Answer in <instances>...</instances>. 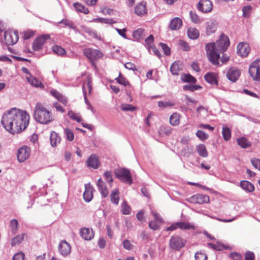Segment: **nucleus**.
<instances>
[{
    "instance_id": "f257e3e1",
    "label": "nucleus",
    "mask_w": 260,
    "mask_h": 260,
    "mask_svg": "<svg viewBox=\"0 0 260 260\" xmlns=\"http://www.w3.org/2000/svg\"><path fill=\"white\" fill-rule=\"evenodd\" d=\"M29 121V115L25 111L13 108L3 114L1 123L6 131L14 135L24 131Z\"/></svg>"
},
{
    "instance_id": "f03ea898",
    "label": "nucleus",
    "mask_w": 260,
    "mask_h": 260,
    "mask_svg": "<svg viewBox=\"0 0 260 260\" xmlns=\"http://www.w3.org/2000/svg\"><path fill=\"white\" fill-rule=\"evenodd\" d=\"M230 45L228 37L224 35H221L216 43H208L205 49L209 60L214 64L219 63L220 53L224 52Z\"/></svg>"
},
{
    "instance_id": "7ed1b4c3",
    "label": "nucleus",
    "mask_w": 260,
    "mask_h": 260,
    "mask_svg": "<svg viewBox=\"0 0 260 260\" xmlns=\"http://www.w3.org/2000/svg\"><path fill=\"white\" fill-rule=\"evenodd\" d=\"M35 119L38 122L46 124L54 120L50 111L40 103H37L34 113Z\"/></svg>"
},
{
    "instance_id": "20e7f679",
    "label": "nucleus",
    "mask_w": 260,
    "mask_h": 260,
    "mask_svg": "<svg viewBox=\"0 0 260 260\" xmlns=\"http://www.w3.org/2000/svg\"><path fill=\"white\" fill-rule=\"evenodd\" d=\"M114 173L116 177L121 181L129 184L133 183L132 175L129 170L125 168H119L115 170Z\"/></svg>"
},
{
    "instance_id": "39448f33",
    "label": "nucleus",
    "mask_w": 260,
    "mask_h": 260,
    "mask_svg": "<svg viewBox=\"0 0 260 260\" xmlns=\"http://www.w3.org/2000/svg\"><path fill=\"white\" fill-rule=\"evenodd\" d=\"M249 74L252 79L260 82V58L252 62L249 67Z\"/></svg>"
},
{
    "instance_id": "423d86ee",
    "label": "nucleus",
    "mask_w": 260,
    "mask_h": 260,
    "mask_svg": "<svg viewBox=\"0 0 260 260\" xmlns=\"http://www.w3.org/2000/svg\"><path fill=\"white\" fill-rule=\"evenodd\" d=\"M186 241L178 235L172 236L169 241V247L174 250L179 251L185 245Z\"/></svg>"
},
{
    "instance_id": "0eeeda50",
    "label": "nucleus",
    "mask_w": 260,
    "mask_h": 260,
    "mask_svg": "<svg viewBox=\"0 0 260 260\" xmlns=\"http://www.w3.org/2000/svg\"><path fill=\"white\" fill-rule=\"evenodd\" d=\"M83 53L91 62L100 59L103 56V54L100 50L90 48L84 49Z\"/></svg>"
},
{
    "instance_id": "6e6552de",
    "label": "nucleus",
    "mask_w": 260,
    "mask_h": 260,
    "mask_svg": "<svg viewBox=\"0 0 260 260\" xmlns=\"http://www.w3.org/2000/svg\"><path fill=\"white\" fill-rule=\"evenodd\" d=\"M31 149L27 146H23L17 150V157L19 162H23L27 160L30 154Z\"/></svg>"
},
{
    "instance_id": "1a4fd4ad",
    "label": "nucleus",
    "mask_w": 260,
    "mask_h": 260,
    "mask_svg": "<svg viewBox=\"0 0 260 260\" xmlns=\"http://www.w3.org/2000/svg\"><path fill=\"white\" fill-rule=\"evenodd\" d=\"M186 200L190 203L202 204L209 203L210 198L206 194H196L186 199Z\"/></svg>"
},
{
    "instance_id": "9d476101",
    "label": "nucleus",
    "mask_w": 260,
    "mask_h": 260,
    "mask_svg": "<svg viewBox=\"0 0 260 260\" xmlns=\"http://www.w3.org/2000/svg\"><path fill=\"white\" fill-rule=\"evenodd\" d=\"M18 34L16 31L7 30L4 34L5 42L8 45H13L17 43L18 40Z\"/></svg>"
},
{
    "instance_id": "9b49d317",
    "label": "nucleus",
    "mask_w": 260,
    "mask_h": 260,
    "mask_svg": "<svg viewBox=\"0 0 260 260\" xmlns=\"http://www.w3.org/2000/svg\"><path fill=\"white\" fill-rule=\"evenodd\" d=\"M199 10L204 13L210 12L213 9V5L210 0H201L198 5Z\"/></svg>"
},
{
    "instance_id": "f8f14e48",
    "label": "nucleus",
    "mask_w": 260,
    "mask_h": 260,
    "mask_svg": "<svg viewBox=\"0 0 260 260\" xmlns=\"http://www.w3.org/2000/svg\"><path fill=\"white\" fill-rule=\"evenodd\" d=\"M49 37V36L47 35L40 36L36 39L32 44L34 50L35 51L40 50L45 43L46 40L48 39Z\"/></svg>"
},
{
    "instance_id": "ddd939ff",
    "label": "nucleus",
    "mask_w": 260,
    "mask_h": 260,
    "mask_svg": "<svg viewBox=\"0 0 260 260\" xmlns=\"http://www.w3.org/2000/svg\"><path fill=\"white\" fill-rule=\"evenodd\" d=\"M58 250L62 256H66L71 253V247L67 241H62L59 244Z\"/></svg>"
},
{
    "instance_id": "4468645a",
    "label": "nucleus",
    "mask_w": 260,
    "mask_h": 260,
    "mask_svg": "<svg viewBox=\"0 0 260 260\" xmlns=\"http://www.w3.org/2000/svg\"><path fill=\"white\" fill-rule=\"evenodd\" d=\"M241 74L240 71L239 69L231 68L226 73V77L229 80L232 82H235Z\"/></svg>"
},
{
    "instance_id": "2eb2a0df",
    "label": "nucleus",
    "mask_w": 260,
    "mask_h": 260,
    "mask_svg": "<svg viewBox=\"0 0 260 260\" xmlns=\"http://www.w3.org/2000/svg\"><path fill=\"white\" fill-rule=\"evenodd\" d=\"M250 51L248 45L246 43H240L237 46V53L241 56H246Z\"/></svg>"
},
{
    "instance_id": "dca6fc26",
    "label": "nucleus",
    "mask_w": 260,
    "mask_h": 260,
    "mask_svg": "<svg viewBox=\"0 0 260 260\" xmlns=\"http://www.w3.org/2000/svg\"><path fill=\"white\" fill-rule=\"evenodd\" d=\"M86 164L88 167L94 169L98 168L100 165L98 157L95 154H91L89 156L86 161Z\"/></svg>"
},
{
    "instance_id": "f3484780",
    "label": "nucleus",
    "mask_w": 260,
    "mask_h": 260,
    "mask_svg": "<svg viewBox=\"0 0 260 260\" xmlns=\"http://www.w3.org/2000/svg\"><path fill=\"white\" fill-rule=\"evenodd\" d=\"M93 188L90 184H85V191L83 193V198L86 202H89L92 200L93 198Z\"/></svg>"
},
{
    "instance_id": "a211bd4d",
    "label": "nucleus",
    "mask_w": 260,
    "mask_h": 260,
    "mask_svg": "<svg viewBox=\"0 0 260 260\" xmlns=\"http://www.w3.org/2000/svg\"><path fill=\"white\" fill-rule=\"evenodd\" d=\"M96 185L99 190L100 191L103 197H106L108 195V190L107 188L106 183L100 178L97 182Z\"/></svg>"
},
{
    "instance_id": "6ab92c4d",
    "label": "nucleus",
    "mask_w": 260,
    "mask_h": 260,
    "mask_svg": "<svg viewBox=\"0 0 260 260\" xmlns=\"http://www.w3.org/2000/svg\"><path fill=\"white\" fill-rule=\"evenodd\" d=\"M27 238V235L25 233L18 235L13 238L11 241V245L12 247L21 243L25 239Z\"/></svg>"
},
{
    "instance_id": "aec40b11",
    "label": "nucleus",
    "mask_w": 260,
    "mask_h": 260,
    "mask_svg": "<svg viewBox=\"0 0 260 260\" xmlns=\"http://www.w3.org/2000/svg\"><path fill=\"white\" fill-rule=\"evenodd\" d=\"M217 75L215 73L208 72L205 76L204 78L206 81L212 85H217Z\"/></svg>"
},
{
    "instance_id": "412c9836",
    "label": "nucleus",
    "mask_w": 260,
    "mask_h": 260,
    "mask_svg": "<svg viewBox=\"0 0 260 260\" xmlns=\"http://www.w3.org/2000/svg\"><path fill=\"white\" fill-rule=\"evenodd\" d=\"M81 236L86 240H91L94 236L93 232L89 228H82L80 232Z\"/></svg>"
},
{
    "instance_id": "4be33fe9",
    "label": "nucleus",
    "mask_w": 260,
    "mask_h": 260,
    "mask_svg": "<svg viewBox=\"0 0 260 260\" xmlns=\"http://www.w3.org/2000/svg\"><path fill=\"white\" fill-rule=\"evenodd\" d=\"M182 21L179 17L174 18L170 22V27L172 30H178L182 26Z\"/></svg>"
},
{
    "instance_id": "5701e85b",
    "label": "nucleus",
    "mask_w": 260,
    "mask_h": 260,
    "mask_svg": "<svg viewBox=\"0 0 260 260\" xmlns=\"http://www.w3.org/2000/svg\"><path fill=\"white\" fill-rule=\"evenodd\" d=\"M50 140L52 147H56L60 142V137L58 134L53 131L51 133Z\"/></svg>"
},
{
    "instance_id": "b1692460",
    "label": "nucleus",
    "mask_w": 260,
    "mask_h": 260,
    "mask_svg": "<svg viewBox=\"0 0 260 260\" xmlns=\"http://www.w3.org/2000/svg\"><path fill=\"white\" fill-rule=\"evenodd\" d=\"M135 11L136 14L139 16H142L146 14L147 10L145 4L142 3H139L136 6Z\"/></svg>"
},
{
    "instance_id": "393cba45",
    "label": "nucleus",
    "mask_w": 260,
    "mask_h": 260,
    "mask_svg": "<svg viewBox=\"0 0 260 260\" xmlns=\"http://www.w3.org/2000/svg\"><path fill=\"white\" fill-rule=\"evenodd\" d=\"M27 81L33 86L36 87H43V84L37 78L32 77L31 75L26 77Z\"/></svg>"
},
{
    "instance_id": "a878e982",
    "label": "nucleus",
    "mask_w": 260,
    "mask_h": 260,
    "mask_svg": "<svg viewBox=\"0 0 260 260\" xmlns=\"http://www.w3.org/2000/svg\"><path fill=\"white\" fill-rule=\"evenodd\" d=\"M133 36L137 41L143 40L145 36V30L141 28H138L134 31Z\"/></svg>"
},
{
    "instance_id": "bb28decb",
    "label": "nucleus",
    "mask_w": 260,
    "mask_h": 260,
    "mask_svg": "<svg viewBox=\"0 0 260 260\" xmlns=\"http://www.w3.org/2000/svg\"><path fill=\"white\" fill-rule=\"evenodd\" d=\"M50 93L52 96L55 98L58 101H60L63 104L66 105L67 103V100L66 98L61 94L59 92L55 90H51Z\"/></svg>"
},
{
    "instance_id": "cd10ccee",
    "label": "nucleus",
    "mask_w": 260,
    "mask_h": 260,
    "mask_svg": "<svg viewBox=\"0 0 260 260\" xmlns=\"http://www.w3.org/2000/svg\"><path fill=\"white\" fill-rule=\"evenodd\" d=\"M240 186L243 189L249 192H252L254 190V187L253 184L248 181H241L240 182Z\"/></svg>"
},
{
    "instance_id": "c85d7f7f",
    "label": "nucleus",
    "mask_w": 260,
    "mask_h": 260,
    "mask_svg": "<svg viewBox=\"0 0 260 260\" xmlns=\"http://www.w3.org/2000/svg\"><path fill=\"white\" fill-rule=\"evenodd\" d=\"M119 190L115 188L112 190L110 194V199L111 202L115 205H118L119 201Z\"/></svg>"
},
{
    "instance_id": "c756f323",
    "label": "nucleus",
    "mask_w": 260,
    "mask_h": 260,
    "mask_svg": "<svg viewBox=\"0 0 260 260\" xmlns=\"http://www.w3.org/2000/svg\"><path fill=\"white\" fill-rule=\"evenodd\" d=\"M179 229L182 230H195V226L191 223L185 222H178Z\"/></svg>"
},
{
    "instance_id": "7c9ffc66",
    "label": "nucleus",
    "mask_w": 260,
    "mask_h": 260,
    "mask_svg": "<svg viewBox=\"0 0 260 260\" xmlns=\"http://www.w3.org/2000/svg\"><path fill=\"white\" fill-rule=\"evenodd\" d=\"M187 35L191 39H196L199 36V31L196 28L190 27L187 30Z\"/></svg>"
},
{
    "instance_id": "2f4dec72",
    "label": "nucleus",
    "mask_w": 260,
    "mask_h": 260,
    "mask_svg": "<svg viewBox=\"0 0 260 260\" xmlns=\"http://www.w3.org/2000/svg\"><path fill=\"white\" fill-rule=\"evenodd\" d=\"M170 123L172 125L176 126L180 123V115L177 113H174L170 117Z\"/></svg>"
},
{
    "instance_id": "473e14b6",
    "label": "nucleus",
    "mask_w": 260,
    "mask_h": 260,
    "mask_svg": "<svg viewBox=\"0 0 260 260\" xmlns=\"http://www.w3.org/2000/svg\"><path fill=\"white\" fill-rule=\"evenodd\" d=\"M238 144L243 148H246L251 145L250 142L245 137H241L237 140Z\"/></svg>"
},
{
    "instance_id": "72a5a7b5",
    "label": "nucleus",
    "mask_w": 260,
    "mask_h": 260,
    "mask_svg": "<svg viewBox=\"0 0 260 260\" xmlns=\"http://www.w3.org/2000/svg\"><path fill=\"white\" fill-rule=\"evenodd\" d=\"M121 211L124 215H129L131 213V208L125 201L121 203Z\"/></svg>"
},
{
    "instance_id": "f704fd0d",
    "label": "nucleus",
    "mask_w": 260,
    "mask_h": 260,
    "mask_svg": "<svg viewBox=\"0 0 260 260\" xmlns=\"http://www.w3.org/2000/svg\"><path fill=\"white\" fill-rule=\"evenodd\" d=\"M180 63L179 61H175L171 66L170 71L174 75H178L180 70Z\"/></svg>"
},
{
    "instance_id": "c9c22d12",
    "label": "nucleus",
    "mask_w": 260,
    "mask_h": 260,
    "mask_svg": "<svg viewBox=\"0 0 260 260\" xmlns=\"http://www.w3.org/2000/svg\"><path fill=\"white\" fill-rule=\"evenodd\" d=\"M197 151L198 154L203 157H206L208 156V152L204 144H200L197 147Z\"/></svg>"
},
{
    "instance_id": "e433bc0d",
    "label": "nucleus",
    "mask_w": 260,
    "mask_h": 260,
    "mask_svg": "<svg viewBox=\"0 0 260 260\" xmlns=\"http://www.w3.org/2000/svg\"><path fill=\"white\" fill-rule=\"evenodd\" d=\"M158 132L160 136L169 135L172 132V128L169 126L162 125L159 127Z\"/></svg>"
},
{
    "instance_id": "4c0bfd02",
    "label": "nucleus",
    "mask_w": 260,
    "mask_h": 260,
    "mask_svg": "<svg viewBox=\"0 0 260 260\" xmlns=\"http://www.w3.org/2000/svg\"><path fill=\"white\" fill-rule=\"evenodd\" d=\"M216 30V24L214 22H209L206 26V32L208 35L214 33Z\"/></svg>"
},
{
    "instance_id": "58836bf2",
    "label": "nucleus",
    "mask_w": 260,
    "mask_h": 260,
    "mask_svg": "<svg viewBox=\"0 0 260 260\" xmlns=\"http://www.w3.org/2000/svg\"><path fill=\"white\" fill-rule=\"evenodd\" d=\"M181 80L183 82L195 83L197 82L196 79L190 74L182 75L181 76Z\"/></svg>"
},
{
    "instance_id": "ea45409f",
    "label": "nucleus",
    "mask_w": 260,
    "mask_h": 260,
    "mask_svg": "<svg viewBox=\"0 0 260 260\" xmlns=\"http://www.w3.org/2000/svg\"><path fill=\"white\" fill-rule=\"evenodd\" d=\"M222 134L224 140L228 141L231 137V131L229 128L223 126L222 127Z\"/></svg>"
},
{
    "instance_id": "a19ab883",
    "label": "nucleus",
    "mask_w": 260,
    "mask_h": 260,
    "mask_svg": "<svg viewBox=\"0 0 260 260\" xmlns=\"http://www.w3.org/2000/svg\"><path fill=\"white\" fill-rule=\"evenodd\" d=\"M74 7L78 12H82L85 14H87L89 13L88 9L79 3L74 4Z\"/></svg>"
},
{
    "instance_id": "79ce46f5",
    "label": "nucleus",
    "mask_w": 260,
    "mask_h": 260,
    "mask_svg": "<svg viewBox=\"0 0 260 260\" xmlns=\"http://www.w3.org/2000/svg\"><path fill=\"white\" fill-rule=\"evenodd\" d=\"M92 22H99L101 23H105L108 24H112L115 23L112 19H107L104 18H97L92 19Z\"/></svg>"
},
{
    "instance_id": "37998d69",
    "label": "nucleus",
    "mask_w": 260,
    "mask_h": 260,
    "mask_svg": "<svg viewBox=\"0 0 260 260\" xmlns=\"http://www.w3.org/2000/svg\"><path fill=\"white\" fill-rule=\"evenodd\" d=\"M136 107L131 104H122L120 105V109L123 111H134L136 109Z\"/></svg>"
},
{
    "instance_id": "c03bdc74",
    "label": "nucleus",
    "mask_w": 260,
    "mask_h": 260,
    "mask_svg": "<svg viewBox=\"0 0 260 260\" xmlns=\"http://www.w3.org/2000/svg\"><path fill=\"white\" fill-rule=\"evenodd\" d=\"M10 226L11 232L13 234H15L18 231V222L15 219H12L10 222Z\"/></svg>"
},
{
    "instance_id": "a18cd8bd",
    "label": "nucleus",
    "mask_w": 260,
    "mask_h": 260,
    "mask_svg": "<svg viewBox=\"0 0 260 260\" xmlns=\"http://www.w3.org/2000/svg\"><path fill=\"white\" fill-rule=\"evenodd\" d=\"M53 51L56 54L59 55H62L65 54L66 51L65 50L58 45H54L52 47Z\"/></svg>"
},
{
    "instance_id": "49530a36",
    "label": "nucleus",
    "mask_w": 260,
    "mask_h": 260,
    "mask_svg": "<svg viewBox=\"0 0 260 260\" xmlns=\"http://www.w3.org/2000/svg\"><path fill=\"white\" fill-rule=\"evenodd\" d=\"M189 16L191 20L194 23H199L201 22V19L195 12L192 11H190Z\"/></svg>"
},
{
    "instance_id": "de8ad7c7",
    "label": "nucleus",
    "mask_w": 260,
    "mask_h": 260,
    "mask_svg": "<svg viewBox=\"0 0 260 260\" xmlns=\"http://www.w3.org/2000/svg\"><path fill=\"white\" fill-rule=\"evenodd\" d=\"M59 23H61L64 24L65 26H68L70 27L71 29H75L76 26L74 25V23L69 20L68 19H62L60 22H58Z\"/></svg>"
},
{
    "instance_id": "09e8293b",
    "label": "nucleus",
    "mask_w": 260,
    "mask_h": 260,
    "mask_svg": "<svg viewBox=\"0 0 260 260\" xmlns=\"http://www.w3.org/2000/svg\"><path fill=\"white\" fill-rule=\"evenodd\" d=\"M196 136L201 141H205L208 138V135L205 132L201 130H198L196 133Z\"/></svg>"
},
{
    "instance_id": "8fccbe9b",
    "label": "nucleus",
    "mask_w": 260,
    "mask_h": 260,
    "mask_svg": "<svg viewBox=\"0 0 260 260\" xmlns=\"http://www.w3.org/2000/svg\"><path fill=\"white\" fill-rule=\"evenodd\" d=\"M201 88V87L197 85H185L183 87V89L184 90H189L191 91H194Z\"/></svg>"
},
{
    "instance_id": "3c124183",
    "label": "nucleus",
    "mask_w": 260,
    "mask_h": 260,
    "mask_svg": "<svg viewBox=\"0 0 260 260\" xmlns=\"http://www.w3.org/2000/svg\"><path fill=\"white\" fill-rule=\"evenodd\" d=\"M153 40L154 38L152 35H150L148 37H147L145 39V44L147 46L148 49L149 51H150V48L154 46L153 45Z\"/></svg>"
},
{
    "instance_id": "603ef678",
    "label": "nucleus",
    "mask_w": 260,
    "mask_h": 260,
    "mask_svg": "<svg viewBox=\"0 0 260 260\" xmlns=\"http://www.w3.org/2000/svg\"><path fill=\"white\" fill-rule=\"evenodd\" d=\"M175 105V103L173 102H162L159 101L158 102V106L161 108H165L168 107H172Z\"/></svg>"
},
{
    "instance_id": "864d4df0",
    "label": "nucleus",
    "mask_w": 260,
    "mask_h": 260,
    "mask_svg": "<svg viewBox=\"0 0 260 260\" xmlns=\"http://www.w3.org/2000/svg\"><path fill=\"white\" fill-rule=\"evenodd\" d=\"M68 116L72 119L77 121L79 122L81 121V117L79 116L76 113H74L72 111H69L68 112Z\"/></svg>"
},
{
    "instance_id": "5fc2aeb1",
    "label": "nucleus",
    "mask_w": 260,
    "mask_h": 260,
    "mask_svg": "<svg viewBox=\"0 0 260 260\" xmlns=\"http://www.w3.org/2000/svg\"><path fill=\"white\" fill-rule=\"evenodd\" d=\"M115 79L118 83H119L121 85H123L124 86H127L129 84L128 82L126 80L125 78H124L121 75V73H119V76L117 78H116Z\"/></svg>"
},
{
    "instance_id": "6e6d98bb",
    "label": "nucleus",
    "mask_w": 260,
    "mask_h": 260,
    "mask_svg": "<svg viewBox=\"0 0 260 260\" xmlns=\"http://www.w3.org/2000/svg\"><path fill=\"white\" fill-rule=\"evenodd\" d=\"M104 176L105 177L107 182L109 184V185L111 186L112 183L113 181L111 172L109 171H106L104 174Z\"/></svg>"
},
{
    "instance_id": "4d7b16f0",
    "label": "nucleus",
    "mask_w": 260,
    "mask_h": 260,
    "mask_svg": "<svg viewBox=\"0 0 260 260\" xmlns=\"http://www.w3.org/2000/svg\"><path fill=\"white\" fill-rule=\"evenodd\" d=\"M64 134H66L67 139L70 141H72L74 138V135L73 132L69 128H66L64 130Z\"/></svg>"
},
{
    "instance_id": "13d9d810",
    "label": "nucleus",
    "mask_w": 260,
    "mask_h": 260,
    "mask_svg": "<svg viewBox=\"0 0 260 260\" xmlns=\"http://www.w3.org/2000/svg\"><path fill=\"white\" fill-rule=\"evenodd\" d=\"M208 245L213 249L220 251L224 248V245L223 244L217 243L216 244L208 243Z\"/></svg>"
},
{
    "instance_id": "bf43d9fd",
    "label": "nucleus",
    "mask_w": 260,
    "mask_h": 260,
    "mask_svg": "<svg viewBox=\"0 0 260 260\" xmlns=\"http://www.w3.org/2000/svg\"><path fill=\"white\" fill-rule=\"evenodd\" d=\"M23 34V39L25 40H27L34 36L35 32L32 30L27 29L26 30L24 31Z\"/></svg>"
},
{
    "instance_id": "052dcab7",
    "label": "nucleus",
    "mask_w": 260,
    "mask_h": 260,
    "mask_svg": "<svg viewBox=\"0 0 260 260\" xmlns=\"http://www.w3.org/2000/svg\"><path fill=\"white\" fill-rule=\"evenodd\" d=\"M180 48L183 51H188L189 50V46L188 44L183 40H180L178 42Z\"/></svg>"
},
{
    "instance_id": "680f3d73",
    "label": "nucleus",
    "mask_w": 260,
    "mask_h": 260,
    "mask_svg": "<svg viewBox=\"0 0 260 260\" xmlns=\"http://www.w3.org/2000/svg\"><path fill=\"white\" fill-rule=\"evenodd\" d=\"M123 246L124 249L131 250L133 249L134 245L131 243L130 241L127 239H125L123 241Z\"/></svg>"
},
{
    "instance_id": "e2e57ef3",
    "label": "nucleus",
    "mask_w": 260,
    "mask_h": 260,
    "mask_svg": "<svg viewBox=\"0 0 260 260\" xmlns=\"http://www.w3.org/2000/svg\"><path fill=\"white\" fill-rule=\"evenodd\" d=\"M196 260H207V256L202 252H197L195 254Z\"/></svg>"
},
{
    "instance_id": "0e129e2a",
    "label": "nucleus",
    "mask_w": 260,
    "mask_h": 260,
    "mask_svg": "<svg viewBox=\"0 0 260 260\" xmlns=\"http://www.w3.org/2000/svg\"><path fill=\"white\" fill-rule=\"evenodd\" d=\"M159 45L161 46L162 49L164 50V53L166 55H169L170 54V49L166 44L160 43H159Z\"/></svg>"
},
{
    "instance_id": "69168bd1",
    "label": "nucleus",
    "mask_w": 260,
    "mask_h": 260,
    "mask_svg": "<svg viewBox=\"0 0 260 260\" xmlns=\"http://www.w3.org/2000/svg\"><path fill=\"white\" fill-rule=\"evenodd\" d=\"M229 256L232 258L234 260H241L242 258L241 254L235 252H231L229 254Z\"/></svg>"
},
{
    "instance_id": "338daca9",
    "label": "nucleus",
    "mask_w": 260,
    "mask_h": 260,
    "mask_svg": "<svg viewBox=\"0 0 260 260\" xmlns=\"http://www.w3.org/2000/svg\"><path fill=\"white\" fill-rule=\"evenodd\" d=\"M251 162L253 167L258 169L260 171V159L258 158H252L251 159Z\"/></svg>"
},
{
    "instance_id": "774afa93",
    "label": "nucleus",
    "mask_w": 260,
    "mask_h": 260,
    "mask_svg": "<svg viewBox=\"0 0 260 260\" xmlns=\"http://www.w3.org/2000/svg\"><path fill=\"white\" fill-rule=\"evenodd\" d=\"M24 254L22 252H19L14 254L13 260H24Z\"/></svg>"
}]
</instances>
